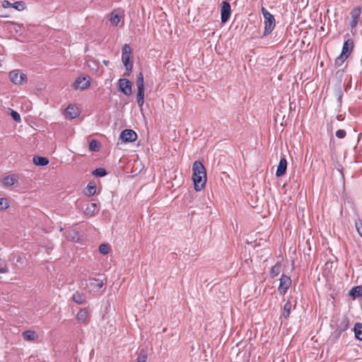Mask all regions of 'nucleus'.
Masks as SVG:
<instances>
[{"mask_svg":"<svg viewBox=\"0 0 362 362\" xmlns=\"http://www.w3.org/2000/svg\"><path fill=\"white\" fill-rule=\"evenodd\" d=\"M192 180L194 189L197 192L201 191L206 185V169L199 160H196L192 165Z\"/></svg>","mask_w":362,"mask_h":362,"instance_id":"f257e3e1","label":"nucleus"},{"mask_svg":"<svg viewBox=\"0 0 362 362\" xmlns=\"http://www.w3.org/2000/svg\"><path fill=\"white\" fill-rule=\"evenodd\" d=\"M131 53L130 46L127 44L124 45L122 49V62L125 67L124 76H129L132 71L133 62L130 60Z\"/></svg>","mask_w":362,"mask_h":362,"instance_id":"f03ea898","label":"nucleus"},{"mask_svg":"<svg viewBox=\"0 0 362 362\" xmlns=\"http://www.w3.org/2000/svg\"><path fill=\"white\" fill-rule=\"evenodd\" d=\"M9 78L14 84L17 85H21L27 82L26 75L18 69L11 71L9 73Z\"/></svg>","mask_w":362,"mask_h":362,"instance_id":"7ed1b4c3","label":"nucleus"},{"mask_svg":"<svg viewBox=\"0 0 362 362\" xmlns=\"http://www.w3.org/2000/svg\"><path fill=\"white\" fill-rule=\"evenodd\" d=\"M119 90L125 95H130L132 93V83L127 78H120L117 83Z\"/></svg>","mask_w":362,"mask_h":362,"instance_id":"20e7f679","label":"nucleus"},{"mask_svg":"<svg viewBox=\"0 0 362 362\" xmlns=\"http://www.w3.org/2000/svg\"><path fill=\"white\" fill-rule=\"evenodd\" d=\"M264 35H269L275 28V19L272 14L269 13L264 16Z\"/></svg>","mask_w":362,"mask_h":362,"instance_id":"39448f33","label":"nucleus"},{"mask_svg":"<svg viewBox=\"0 0 362 362\" xmlns=\"http://www.w3.org/2000/svg\"><path fill=\"white\" fill-rule=\"evenodd\" d=\"M291 285V279L288 276L282 274L280 279V284L278 291L281 294H285Z\"/></svg>","mask_w":362,"mask_h":362,"instance_id":"423d86ee","label":"nucleus"},{"mask_svg":"<svg viewBox=\"0 0 362 362\" xmlns=\"http://www.w3.org/2000/svg\"><path fill=\"white\" fill-rule=\"evenodd\" d=\"M86 286L93 292H98L100 288L104 286V282L101 279H89Z\"/></svg>","mask_w":362,"mask_h":362,"instance_id":"0eeeda50","label":"nucleus"},{"mask_svg":"<svg viewBox=\"0 0 362 362\" xmlns=\"http://www.w3.org/2000/svg\"><path fill=\"white\" fill-rule=\"evenodd\" d=\"M119 137L124 142H133L136 140L137 134L134 130L127 129L122 132Z\"/></svg>","mask_w":362,"mask_h":362,"instance_id":"6e6552de","label":"nucleus"},{"mask_svg":"<svg viewBox=\"0 0 362 362\" xmlns=\"http://www.w3.org/2000/svg\"><path fill=\"white\" fill-rule=\"evenodd\" d=\"M231 9L230 5L228 1H223L221 9V20L223 23H225L229 19L230 16Z\"/></svg>","mask_w":362,"mask_h":362,"instance_id":"1a4fd4ad","label":"nucleus"},{"mask_svg":"<svg viewBox=\"0 0 362 362\" xmlns=\"http://www.w3.org/2000/svg\"><path fill=\"white\" fill-rule=\"evenodd\" d=\"M90 85V82L89 80H87L85 77H78L76 78L75 82L73 84V86L75 89H86Z\"/></svg>","mask_w":362,"mask_h":362,"instance_id":"9d476101","label":"nucleus"},{"mask_svg":"<svg viewBox=\"0 0 362 362\" xmlns=\"http://www.w3.org/2000/svg\"><path fill=\"white\" fill-rule=\"evenodd\" d=\"M2 6L4 8H8V7H12L18 11H23L24 8H25V3L22 1H16L13 4H11V2H9L7 0H4L2 1V4H1Z\"/></svg>","mask_w":362,"mask_h":362,"instance_id":"9b49d317","label":"nucleus"},{"mask_svg":"<svg viewBox=\"0 0 362 362\" xmlns=\"http://www.w3.org/2000/svg\"><path fill=\"white\" fill-rule=\"evenodd\" d=\"M66 117L69 119H75L79 115L78 108L74 105H69L65 111Z\"/></svg>","mask_w":362,"mask_h":362,"instance_id":"f8f14e48","label":"nucleus"},{"mask_svg":"<svg viewBox=\"0 0 362 362\" xmlns=\"http://www.w3.org/2000/svg\"><path fill=\"white\" fill-rule=\"evenodd\" d=\"M287 168V161L285 158H281L280 159V161L279 163L276 171V177H281L283 176L286 172Z\"/></svg>","mask_w":362,"mask_h":362,"instance_id":"ddd939ff","label":"nucleus"},{"mask_svg":"<svg viewBox=\"0 0 362 362\" xmlns=\"http://www.w3.org/2000/svg\"><path fill=\"white\" fill-rule=\"evenodd\" d=\"M90 313L86 308H81L76 315V320L80 323H86Z\"/></svg>","mask_w":362,"mask_h":362,"instance_id":"4468645a","label":"nucleus"},{"mask_svg":"<svg viewBox=\"0 0 362 362\" xmlns=\"http://www.w3.org/2000/svg\"><path fill=\"white\" fill-rule=\"evenodd\" d=\"M353 48H354V42L351 40L348 39L347 40H346L344 42V45L342 47V50H341V53L343 55L349 57V55L352 52Z\"/></svg>","mask_w":362,"mask_h":362,"instance_id":"2eb2a0df","label":"nucleus"},{"mask_svg":"<svg viewBox=\"0 0 362 362\" xmlns=\"http://www.w3.org/2000/svg\"><path fill=\"white\" fill-rule=\"evenodd\" d=\"M67 239L74 242H78L81 240V235L75 229H71L67 231Z\"/></svg>","mask_w":362,"mask_h":362,"instance_id":"dca6fc26","label":"nucleus"},{"mask_svg":"<svg viewBox=\"0 0 362 362\" xmlns=\"http://www.w3.org/2000/svg\"><path fill=\"white\" fill-rule=\"evenodd\" d=\"M72 300L77 304H82L86 301V297L85 294L76 291L72 296Z\"/></svg>","mask_w":362,"mask_h":362,"instance_id":"f3484780","label":"nucleus"},{"mask_svg":"<svg viewBox=\"0 0 362 362\" xmlns=\"http://www.w3.org/2000/svg\"><path fill=\"white\" fill-rule=\"evenodd\" d=\"M98 211V204L91 203L87 205L85 213L88 216H93Z\"/></svg>","mask_w":362,"mask_h":362,"instance_id":"a211bd4d","label":"nucleus"},{"mask_svg":"<svg viewBox=\"0 0 362 362\" xmlns=\"http://www.w3.org/2000/svg\"><path fill=\"white\" fill-rule=\"evenodd\" d=\"M33 162L35 165L45 166L49 163V160L45 157L35 156Z\"/></svg>","mask_w":362,"mask_h":362,"instance_id":"6ab92c4d","label":"nucleus"},{"mask_svg":"<svg viewBox=\"0 0 362 362\" xmlns=\"http://www.w3.org/2000/svg\"><path fill=\"white\" fill-rule=\"evenodd\" d=\"M22 336L26 341H34L37 338V333L33 330H26L22 333Z\"/></svg>","mask_w":362,"mask_h":362,"instance_id":"aec40b11","label":"nucleus"},{"mask_svg":"<svg viewBox=\"0 0 362 362\" xmlns=\"http://www.w3.org/2000/svg\"><path fill=\"white\" fill-rule=\"evenodd\" d=\"M349 296L354 298L362 296V286H356L353 287L349 293Z\"/></svg>","mask_w":362,"mask_h":362,"instance_id":"412c9836","label":"nucleus"},{"mask_svg":"<svg viewBox=\"0 0 362 362\" xmlns=\"http://www.w3.org/2000/svg\"><path fill=\"white\" fill-rule=\"evenodd\" d=\"M136 99L138 105L142 107L144 103V88H137Z\"/></svg>","mask_w":362,"mask_h":362,"instance_id":"4be33fe9","label":"nucleus"},{"mask_svg":"<svg viewBox=\"0 0 362 362\" xmlns=\"http://www.w3.org/2000/svg\"><path fill=\"white\" fill-rule=\"evenodd\" d=\"M291 307H292V304H291V301H287L284 304L281 315L285 319H287L289 317L290 313H291Z\"/></svg>","mask_w":362,"mask_h":362,"instance_id":"5701e85b","label":"nucleus"},{"mask_svg":"<svg viewBox=\"0 0 362 362\" xmlns=\"http://www.w3.org/2000/svg\"><path fill=\"white\" fill-rule=\"evenodd\" d=\"M354 331L356 338L362 341V324L356 323L354 327Z\"/></svg>","mask_w":362,"mask_h":362,"instance_id":"b1692460","label":"nucleus"},{"mask_svg":"<svg viewBox=\"0 0 362 362\" xmlns=\"http://www.w3.org/2000/svg\"><path fill=\"white\" fill-rule=\"evenodd\" d=\"M281 271V264L279 262H277L274 266H273L270 271V275L272 278L278 276Z\"/></svg>","mask_w":362,"mask_h":362,"instance_id":"393cba45","label":"nucleus"},{"mask_svg":"<svg viewBox=\"0 0 362 362\" xmlns=\"http://www.w3.org/2000/svg\"><path fill=\"white\" fill-rule=\"evenodd\" d=\"M16 181L13 175H8L3 179V184L9 187L13 185Z\"/></svg>","mask_w":362,"mask_h":362,"instance_id":"a878e982","label":"nucleus"},{"mask_svg":"<svg viewBox=\"0 0 362 362\" xmlns=\"http://www.w3.org/2000/svg\"><path fill=\"white\" fill-rule=\"evenodd\" d=\"M349 322L346 317L343 318L340 324L337 326V329H340L341 332H344L349 328Z\"/></svg>","mask_w":362,"mask_h":362,"instance_id":"bb28decb","label":"nucleus"},{"mask_svg":"<svg viewBox=\"0 0 362 362\" xmlns=\"http://www.w3.org/2000/svg\"><path fill=\"white\" fill-rule=\"evenodd\" d=\"M100 143L95 139L91 140L90 142L89 143L88 148H89V150L91 151H98L100 150Z\"/></svg>","mask_w":362,"mask_h":362,"instance_id":"cd10ccee","label":"nucleus"},{"mask_svg":"<svg viewBox=\"0 0 362 362\" xmlns=\"http://www.w3.org/2000/svg\"><path fill=\"white\" fill-rule=\"evenodd\" d=\"M120 20L121 16L119 14L115 13L114 11L111 13V17L110 18V21L113 25H117Z\"/></svg>","mask_w":362,"mask_h":362,"instance_id":"c85d7f7f","label":"nucleus"},{"mask_svg":"<svg viewBox=\"0 0 362 362\" xmlns=\"http://www.w3.org/2000/svg\"><path fill=\"white\" fill-rule=\"evenodd\" d=\"M92 174L96 177H103L107 175V172L105 168H98L92 172Z\"/></svg>","mask_w":362,"mask_h":362,"instance_id":"c756f323","label":"nucleus"},{"mask_svg":"<svg viewBox=\"0 0 362 362\" xmlns=\"http://www.w3.org/2000/svg\"><path fill=\"white\" fill-rule=\"evenodd\" d=\"M334 93H335L336 97L337 98L338 103H341V98H342V91H341V88L339 85H338L337 86L335 87Z\"/></svg>","mask_w":362,"mask_h":362,"instance_id":"7c9ffc66","label":"nucleus"},{"mask_svg":"<svg viewBox=\"0 0 362 362\" xmlns=\"http://www.w3.org/2000/svg\"><path fill=\"white\" fill-rule=\"evenodd\" d=\"M136 86H137V88H144V76H143V74L141 72H140L139 74V75L137 76Z\"/></svg>","mask_w":362,"mask_h":362,"instance_id":"2f4dec72","label":"nucleus"},{"mask_svg":"<svg viewBox=\"0 0 362 362\" xmlns=\"http://www.w3.org/2000/svg\"><path fill=\"white\" fill-rule=\"evenodd\" d=\"M10 202L6 198H0V209H6L9 207Z\"/></svg>","mask_w":362,"mask_h":362,"instance_id":"473e14b6","label":"nucleus"},{"mask_svg":"<svg viewBox=\"0 0 362 362\" xmlns=\"http://www.w3.org/2000/svg\"><path fill=\"white\" fill-rule=\"evenodd\" d=\"M147 358V353L144 349L141 350L140 354L136 359V362H146Z\"/></svg>","mask_w":362,"mask_h":362,"instance_id":"72a5a7b5","label":"nucleus"},{"mask_svg":"<svg viewBox=\"0 0 362 362\" xmlns=\"http://www.w3.org/2000/svg\"><path fill=\"white\" fill-rule=\"evenodd\" d=\"M99 252L103 255H107L110 252V247L106 244H101L99 246Z\"/></svg>","mask_w":362,"mask_h":362,"instance_id":"f704fd0d","label":"nucleus"},{"mask_svg":"<svg viewBox=\"0 0 362 362\" xmlns=\"http://www.w3.org/2000/svg\"><path fill=\"white\" fill-rule=\"evenodd\" d=\"M347 58H348L347 56L343 55L341 53V54L338 57L336 58L335 64L337 66H341Z\"/></svg>","mask_w":362,"mask_h":362,"instance_id":"c9c22d12","label":"nucleus"},{"mask_svg":"<svg viewBox=\"0 0 362 362\" xmlns=\"http://www.w3.org/2000/svg\"><path fill=\"white\" fill-rule=\"evenodd\" d=\"M360 14H361V8L360 7L354 8L351 12V17H352V18H354V19H358Z\"/></svg>","mask_w":362,"mask_h":362,"instance_id":"e433bc0d","label":"nucleus"},{"mask_svg":"<svg viewBox=\"0 0 362 362\" xmlns=\"http://www.w3.org/2000/svg\"><path fill=\"white\" fill-rule=\"evenodd\" d=\"M342 332L340 331V329H338L337 328L331 334L330 337L332 340L335 341L337 340L340 336L341 335Z\"/></svg>","mask_w":362,"mask_h":362,"instance_id":"4c0bfd02","label":"nucleus"},{"mask_svg":"<svg viewBox=\"0 0 362 362\" xmlns=\"http://www.w3.org/2000/svg\"><path fill=\"white\" fill-rule=\"evenodd\" d=\"M88 196H93L96 193V185H90V184L87 186Z\"/></svg>","mask_w":362,"mask_h":362,"instance_id":"58836bf2","label":"nucleus"},{"mask_svg":"<svg viewBox=\"0 0 362 362\" xmlns=\"http://www.w3.org/2000/svg\"><path fill=\"white\" fill-rule=\"evenodd\" d=\"M8 272L5 262L0 259V273L5 274Z\"/></svg>","mask_w":362,"mask_h":362,"instance_id":"ea45409f","label":"nucleus"},{"mask_svg":"<svg viewBox=\"0 0 362 362\" xmlns=\"http://www.w3.org/2000/svg\"><path fill=\"white\" fill-rule=\"evenodd\" d=\"M356 228L360 235L362 237V220L357 219L355 222Z\"/></svg>","mask_w":362,"mask_h":362,"instance_id":"a19ab883","label":"nucleus"},{"mask_svg":"<svg viewBox=\"0 0 362 362\" xmlns=\"http://www.w3.org/2000/svg\"><path fill=\"white\" fill-rule=\"evenodd\" d=\"M11 116L12 117L14 121L17 122H21V116L16 111L11 110Z\"/></svg>","mask_w":362,"mask_h":362,"instance_id":"79ce46f5","label":"nucleus"},{"mask_svg":"<svg viewBox=\"0 0 362 362\" xmlns=\"http://www.w3.org/2000/svg\"><path fill=\"white\" fill-rule=\"evenodd\" d=\"M335 134L337 138L344 139L346 135V132L344 129H339L336 132Z\"/></svg>","mask_w":362,"mask_h":362,"instance_id":"37998d69","label":"nucleus"},{"mask_svg":"<svg viewBox=\"0 0 362 362\" xmlns=\"http://www.w3.org/2000/svg\"><path fill=\"white\" fill-rule=\"evenodd\" d=\"M261 11L264 17L268 16V14L270 13L264 7H262Z\"/></svg>","mask_w":362,"mask_h":362,"instance_id":"c03bdc74","label":"nucleus"},{"mask_svg":"<svg viewBox=\"0 0 362 362\" xmlns=\"http://www.w3.org/2000/svg\"><path fill=\"white\" fill-rule=\"evenodd\" d=\"M357 23H358V19H354V18H353V19H352V21H351V26L352 28H354V27H355V26L357 25Z\"/></svg>","mask_w":362,"mask_h":362,"instance_id":"a18cd8bd","label":"nucleus"},{"mask_svg":"<svg viewBox=\"0 0 362 362\" xmlns=\"http://www.w3.org/2000/svg\"><path fill=\"white\" fill-rule=\"evenodd\" d=\"M103 63H104L105 65H107V64H108V63H109V61H107V60H104V61H103Z\"/></svg>","mask_w":362,"mask_h":362,"instance_id":"49530a36","label":"nucleus"}]
</instances>
